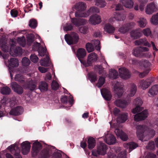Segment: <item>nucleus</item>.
<instances>
[{
    "mask_svg": "<svg viewBox=\"0 0 158 158\" xmlns=\"http://www.w3.org/2000/svg\"><path fill=\"white\" fill-rule=\"evenodd\" d=\"M143 101L140 98L138 97L133 101V104L135 107L132 109V112L133 114H136L134 117L135 121H139L145 119L148 117V112L147 110H145L142 112L143 108L141 107L143 104Z\"/></svg>",
    "mask_w": 158,
    "mask_h": 158,
    "instance_id": "1",
    "label": "nucleus"
},
{
    "mask_svg": "<svg viewBox=\"0 0 158 158\" xmlns=\"http://www.w3.org/2000/svg\"><path fill=\"white\" fill-rule=\"evenodd\" d=\"M64 39L69 45L77 44L79 40L78 35L76 33L72 32L70 34H66L64 36Z\"/></svg>",
    "mask_w": 158,
    "mask_h": 158,
    "instance_id": "2",
    "label": "nucleus"
},
{
    "mask_svg": "<svg viewBox=\"0 0 158 158\" xmlns=\"http://www.w3.org/2000/svg\"><path fill=\"white\" fill-rule=\"evenodd\" d=\"M8 149L9 150L12 154H13L16 158H22L20 154V150L15 145H11L9 146ZM6 158H13L12 156L10 154L7 153L6 155Z\"/></svg>",
    "mask_w": 158,
    "mask_h": 158,
    "instance_id": "3",
    "label": "nucleus"
},
{
    "mask_svg": "<svg viewBox=\"0 0 158 158\" xmlns=\"http://www.w3.org/2000/svg\"><path fill=\"white\" fill-rule=\"evenodd\" d=\"M107 148L105 144L101 143L98 146L97 150L93 151L92 152V155L96 157L98 156L99 155H104L106 153V150Z\"/></svg>",
    "mask_w": 158,
    "mask_h": 158,
    "instance_id": "4",
    "label": "nucleus"
},
{
    "mask_svg": "<svg viewBox=\"0 0 158 158\" xmlns=\"http://www.w3.org/2000/svg\"><path fill=\"white\" fill-rule=\"evenodd\" d=\"M99 12V10L97 7L95 6L91 7L85 13H80L78 14L77 13L76 14V17H87L89 15L91 14H94L98 13Z\"/></svg>",
    "mask_w": 158,
    "mask_h": 158,
    "instance_id": "5",
    "label": "nucleus"
},
{
    "mask_svg": "<svg viewBox=\"0 0 158 158\" xmlns=\"http://www.w3.org/2000/svg\"><path fill=\"white\" fill-rule=\"evenodd\" d=\"M51 147L47 146L39 153L38 158H49L51 153Z\"/></svg>",
    "mask_w": 158,
    "mask_h": 158,
    "instance_id": "6",
    "label": "nucleus"
},
{
    "mask_svg": "<svg viewBox=\"0 0 158 158\" xmlns=\"http://www.w3.org/2000/svg\"><path fill=\"white\" fill-rule=\"evenodd\" d=\"M98 56L95 53L92 52L88 56L87 62L84 61L83 64L85 67H88L92 65V63L96 61L97 60Z\"/></svg>",
    "mask_w": 158,
    "mask_h": 158,
    "instance_id": "7",
    "label": "nucleus"
},
{
    "mask_svg": "<svg viewBox=\"0 0 158 158\" xmlns=\"http://www.w3.org/2000/svg\"><path fill=\"white\" fill-rule=\"evenodd\" d=\"M145 70L142 73H140L139 76L140 78H142L147 76L150 70V63L147 60H145L142 63Z\"/></svg>",
    "mask_w": 158,
    "mask_h": 158,
    "instance_id": "8",
    "label": "nucleus"
},
{
    "mask_svg": "<svg viewBox=\"0 0 158 158\" xmlns=\"http://www.w3.org/2000/svg\"><path fill=\"white\" fill-rule=\"evenodd\" d=\"M158 9L157 3L154 2L147 5L145 9V12L146 14L150 15L156 11Z\"/></svg>",
    "mask_w": 158,
    "mask_h": 158,
    "instance_id": "9",
    "label": "nucleus"
},
{
    "mask_svg": "<svg viewBox=\"0 0 158 158\" xmlns=\"http://www.w3.org/2000/svg\"><path fill=\"white\" fill-rule=\"evenodd\" d=\"M42 147L41 143L38 141H35L33 143L31 152L32 157L36 156L39 151L41 149Z\"/></svg>",
    "mask_w": 158,
    "mask_h": 158,
    "instance_id": "10",
    "label": "nucleus"
},
{
    "mask_svg": "<svg viewBox=\"0 0 158 158\" xmlns=\"http://www.w3.org/2000/svg\"><path fill=\"white\" fill-rule=\"evenodd\" d=\"M74 7L75 9L77 11L75 13V16L76 13H77L78 14L80 13H85V12H84V11L86 10V6L84 2H78L75 4Z\"/></svg>",
    "mask_w": 158,
    "mask_h": 158,
    "instance_id": "11",
    "label": "nucleus"
},
{
    "mask_svg": "<svg viewBox=\"0 0 158 158\" xmlns=\"http://www.w3.org/2000/svg\"><path fill=\"white\" fill-rule=\"evenodd\" d=\"M114 90L116 94L120 98L124 92L123 84L121 82L117 81L114 85Z\"/></svg>",
    "mask_w": 158,
    "mask_h": 158,
    "instance_id": "12",
    "label": "nucleus"
},
{
    "mask_svg": "<svg viewBox=\"0 0 158 158\" xmlns=\"http://www.w3.org/2000/svg\"><path fill=\"white\" fill-rule=\"evenodd\" d=\"M15 44H12L10 45V54L14 56V55H21L22 53V49L20 47H16L14 49L13 48Z\"/></svg>",
    "mask_w": 158,
    "mask_h": 158,
    "instance_id": "13",
    "label": "nucleus"
},
{
    "mask_svg": "<svg viewBox=\"0 0 158 158\" xmlns=\"http://www.w3.org/2000/svg\"><path fill=\"white\" fill-rule=\"evenodd\" d=\"M154 78L152 77H149L146 80H141L139 82L140 85L143 89H147L153 81Z\"/></svg>",
    "mask_w": 158,
    "mask_h": 158,
    "instance_id": "14",
    "label": "nucleus"
},
{
    "mask_svg": "<svg viewBox=\"0 0 158 158\" xmlns=\"http://www.w3.org/2000/svg\"><path fill=\"white\" fill-rule=\"evenodd\" d=\"M31 147L30 143L28 141L23 142L21 144L22 153L24 155L27 154L30 151Z\"/></svg>",
    "mask_w": 158,
    "mask_h": 158,
    "instance_id": "15",
    "label": "nucleus"
},
{
    "mask_svg": "<svg viewBox=\"0 0 158 158\" xmlns=\"http://www.w3.org/2000/svg\"><path fill=\"white\" fill-rule=\"evenodd\" d=\"M135 25L133 22L127 23L120 27L119 29V31L122 34H124L127 32L132 27Z\"/></svg>",
    "mask_w": 158,
    "mask_h": 158,
    "instance_id": "16",
    "label": "nucleus"
},
{
    "mask_svg": "<svg viewBox=\"0 0 158 158\" xmlns=\"http://www.w3.org/2000/svg\"><path fill=\"white\" fill-rule=\"evenodd\" d=\"M119 72L121 77L123 79L129 78L131 77V73L129 70L125 68L119 69Z\"/></svg>",
    "mask_w": 158,
    "mask_h": 158,
    "instance_id": "17",
    "label": "nucleus"
},
{
    "mask_svg": "<svg viewBox=\"0 0 158 158\" xmlns=\"http://www.w3.org/2000/svg\"><path fill=\"white\" fill-rule=\"evenodd\" d=\"M137 135L139 139L141 140H143L144 136V133H146L145 128H144L143 125H139L137 127Z\"/></svg>",
    "mask_w": 158,
    "mask_h": 158,
    "instance_id": "18",
    "label": "nucleus"
},
{
    "mask_svg": "<svg viewBox=\"0 0 158 158\" xmlns=\"http://www.w3.org/2000/svg\"><path fill=\"white\" fill-rule=\"evenodd\" d=\"M11 88L13 90L19 95L22 94L23 92V88L16 82H12L11 83Z\"/></svg>",
    "mask_w": 158,
    "mask_h": 158,
    "instance_id": "19",
    "label": "nucleus"
},
{
    "mask_svg": "<svg viewBox=\"0 0 158 158\" xmlns=\"http://www.w3.org/2000/svg\"><path fill=\"white\" fill-rule=\"evenodd\" d=\"M23 112V109L21 106H17L12 109L9 112L10 115L18 116L20 115Z\"/></svg>",
    "mask_w": 158,
    "mask_h": 158,
    "instance_id": "20",
    "label": "nucleus"
},
{
    "mask_svg": "<svg viewBox=\"0 0 158 158\" xmlns=\"http://www.w3.org/2000/svg\"><path fill=\"white\" fill-rule=\"evenodd\" d=\"M86 52L85 49L82 48H79L77 51V57L81 62L83 64L84 61L82 59L83 58L86 56Z\"/></svg>",
    "mask_w": 158,
    "mask_h": 158,
    "instance_id": "21",
    "label": "nucleus"
},
{
    "mask_svg": "<svg viewBox=\"0 0 158 158\" xmlns=\"http://www.w3.org/2000/svg\"><path fill=\"white\" fill-rule=\"evenodd\" d=\"M70 18H71L70 17ZM71 22L72 23L76 26H79L81 25L85 24L86 23V21L85 19L82 18H71Z\"/></svg>",
    "mask_w": 158,
    "mask_h": 158,
    "instance_id": "22",
    "label": "nucleus"
},
{
    "mask_svg": "<svg viewBox=\"0 0 158 158\" xmlns=\"http://www.w3.org/2000/svg\"><path fill=\"white\" fill-rule=\"evenodd\" d=\"M90 23L94 25L99 23L101 21L100 16L96 14L91 16L89 20Z\"/></svg>",
    "mask_w": 158,
    "mask_h": 158,
    "instance_id": "23",
    "label": "nucleus"
},
{
    "mask_svg": "<svg viewBox=\"0 0 158 158\" xmlns=\"http://www.w3.org/2000/svg\"><path fill=\"white\" fill-rule=\"evenodd\" d=\"M115 132L117 136H119L120 138L123 141H126L128 139V136L126 133L123 131L116 129L115 131Z\"/></svg>",
    "mask_w": 158,
    "mask_h": 158,
    "instance_id": "24",
    "label": "nucleus"
},
{
    "mask_svg": "<svg viewBox=\"0 0 158 158\" xmlns=\"http://www.w3.org/2000/svg\"><path fill=\"white\" fill-rule=\"evenodd\" d=\"M135 44L138 45H143L148 47H151V45L148 41L145 38L140 39L135 41Z\"/></svg>",
    "mask_w": 158,
    "mask_h": 158,
    "instance_id": "25",
    "label": "nucleus"
},
{
    "mask_svg": "<svg viewBox=\"0 0 158 158\" xmlns=\"http://www.w3.org/2000/svg\"><path fill=\"white\" fill-rule=\"evenodd\" d=\"M37 84L36 81L31 80L27 83V88L30 91H33L36 88Z\"/></svg>",
    "mask_w": 158,
    "mask_h": 158,
    "instance_id": "26",
    "label": "nucleus"
},
{
    "mask_svg": "<svg viewBox=\"0 0 158 158\" xmlns=\"http://www.w3.org/2000/svg\"><path fill=\"white\" fill-rule=\"evenodd\" d=\"M105 138L106 143L109 145L113 144L115 143L116 138L112 135H107L106 136Z\"/></svg>",
    "mask_w": 158,
    "mask_h": 158,
    "instance_id": "27",
    "label": "nucleus"
},
{
    "mask_svg": "<svg viewBox=\"0 0 158 158\" xmlns=\"http://www.w3.org/2000/svg\"><path fill=\"white\" fill-rule=\"evenodd\" d=\"M148 95L149 96H154L158 94V85H153L148 91Z\"/></svg>",
    "mask_w": 158,
    "mask_h": 158,
    "instance_id": "28",
    "label": "nucleus"
},
{
    "mask_svg": "<svg viewBox=\"0 0 158 158\" xmlns=\"http://www.w3.org/2000/svg\"><path fill=\"white\" fill-rule=\"evenodd\" d=\"M141 50V48L139 47L135 48L132 52V54L136 57H143L144 56V52H143Z\"/></svg>",
    "mask_w": 158,
    "mask_h": 158,
    "instance_id": "29",
    "label": "nucleus"
},
{
    "mask_svg": "<svg viewBox=\"0 0 158 158\" xmlns=\"http://www.w3.org/2000/svg\"><path fill=\"white\" fill-rule=\"evenodd\" d=\"M114 104L118 107L123 108L127 105V102L124 100H117L114 102Z\"/></svg>",
    "mask_w": 158,
    "mask_h": 158,
    "instance_id": "30",
    "label": "nucleus"
},
{
    "mask_svg": "<svg viewBox=\"0 0 158 158\" xmlns=\"http://www.w3.org/2000/svg\"><path fill=\"white\" fill-rule=\"evenodd\" d=\"M120 2L126 8H131L133 6L134 3L131 0H120Z\"/></svg>",
    "mask_w": 158,
    "mask_h": 158,
    "instance_id": "31",
    "label": "nucleus"
},
{
    "mask_svg": "<svg viewBox=\"0 0 158 158\" xmlns=\"http://www.w3.org/2000/svg\"><path fill=\"white\" fill-rule=\"evenodd\" d=\"M102 95L104 99L107 101H110L111 99L112 95L108 89H105L104 92H101Z\"/></svg>",
    "mask_w": 158,
    "mask_h": 158,
    "instance_id": "32",
    "label": "nucleus"
},
{
    "mask_svg": "<svg viewBox=\"0 0 158 158\" xmlns=\"http://www.w3.org/2000/svg\"><path fill=\"white\" fill-rule=\"evenodd\" d=\"M40 62L41 66L45 67L49 66L51 64L48 55H46V58L41 59Z\"/></svg>",
    "mask_w": 158,
    "mask_h": 158,
    "instance_id": "33",
    "label": "nucleus"
},
{
    "mask_svg": "<svg viewBox=\"0 0 158 158\" xmlns=\"http://www.w3.org/2000/svg\"><path fill=\"white\" fill-rule=\"evenodd\" d=\"M9 65L11 67H17L18 66L19 64L18 60L15 58H11L10 60H8Z\"/></svg>",
    "mask_w": 158,
    "mask_h": 158,
    "instance_id": "34",
    "label": "nucleus"
},
{
    "mask_svg": "<svg viewBox=\"0 0 158 158\" xmlns=\"http://www.w3.org/2000/svg\"><path fill=\"white\" fill-rule=\"evenodd\" d=\"M38 88L41 92H43L48 90V84L44 81H41L39 84Z\"/></svg>",
    "mask_w": 158,
    "mask_h": 158,
    "instance_id": "35",
    "label": "nucleus"
},
{
    "mask_svg": "<svg viewBox=\"0 0 158 158\" xmlns=\"http://www.w3.org/2000/svg\"><path fill=\"white\" fill-rule=\"evenodd\" d=\"M105 30L107 33L110 34H112L114 33L115 29L109 23L106 24L104 26Z\"/></svg>",
    "mask_w": 158,
    "mask_h": 158,
    "instance_id": "36",
    "label": "nucleus"
},
{
    "mask_svg": "<svg viewBox=\"0 0 158 158\" xmlns=\"http://www.w3.org/2000/svg\"><path fill=\"white\" fill-rule=\"evenodd\" d=\"M124 146L126 148H129V152H130L138 147V145L133 142H131L127 143Z\"/></svg>",
    "mask_w": 158,
    "mask_h": 158,
    "instance_id": "37",
    "label": "nucleus"
},
{
    "mask_svg": "<svg viewBox=\"0 0 158 158\" xmlns=\"http://www.w3.org/2000/svg\"><path fill=\"white\" fill-rule=\"evenodd\" d=\"M118 73L117 71L114 69H111L109 71V77L113 79L117 78Z\"/></svg>",
    "mask_w": 158,
    "mask_h": 158,
    "instance_id": "38",
    "label": "nucleus"
},
{
    "mask_svg": "<svg viewBox=\"0 0 158 158\" xmlns=\"http://www.w3.org/2000/svg\"><path fill=\"white\" fill-rule=\"evenodd\" d=\"M94 69L95 71L98 72V73L100 75H103L104 73V69L102 67V64H100V65H95L94 66Z\"/></svg>",
    "mask_w": 158,
    "mask_h": 158,
    "instance_id": "39",
    "label": "nucleus"
},
{
    "mask_svg": "<svg viewBox=\"0 0 158 158\" xmlns=\"http://www.w3.org/2000/svg\"><path fill=\"white\" fill-rule=\"evenodd\" d=\"M88 148L90 149H93L96 145V140L93 137H89L88 139Z\"/></svg>",
    "mask_w": 158,
    "mask_h": 158,
    "instance_id": "40",
    "label": "nucleus"
},
{
    "mask_svg": "<svg viewBox=\"0 0 158 158\" xmlns=\"http://www.w3.org/2000/svg\"><path fill=\"white\" fill-rule=\"evenodd\" d=\"M89 79L92 83L95 82L97 79V74L93 72H90L88 73Z\"/></svg>",
    "mask_w": 158,
    "mask_h": 158,
    "instance_id": "41",
    "label": "nucleus"
},
{
    "mask_svg": "<svg viewBox=\"0 0 158 158\" xmlns=\"http://www.w3.org/2000/svg\"><path fill=\"white\" fill-rule=\"evenodd\" d=\"M127 113L122 114L118 117L117 120L120 123H124L127 119Z\"/></svg>",
    "mask_w": 158,
    "mask_h": 158,
    "instance_id": "42",
    "label": "nucleus"
},
{
    "mask_svg": "<svg viewBox=\"0 0 158 158\" xmlns=\"http://www.w3.org/2000/svg\"><path fill=\"white\" fill-rule=\"evenodd\" d=\"M141 33L137 30H133L131 32V35L132 37L135 39L139 38L141 35Z\"/></svg>",
    "mask_w": 158,
    "mask_h": 158,
    "instance_id": "43",
    "label": "nucleus"
},
{
    "mask_svg": "<svg viewBox=\"0 0 158 158\" xmlns=\"http://www.w3.org/2000/svg\"><path fill=\"white\" fill-rule=\"evenodd\" d=\"M131 89L129 96L130 97H132L135 94L137 91V86L134 84H131Z\"/></svg>",
    "mask_w": 158,
    "mask_h": 158,
    "instance_id": "44",
    "label": "nucleus"
},
{
    "mask_svg": "<svg viewBox=\"0 0 158 158\" xmlns=\"http://www.w3.org/2000/svg\"><path fill=\"white\" fill-rule=\"evenodd\" d=\"M115 19L118 21H123L125 19V16L123 13L117 12L114 15Z\"/></svg>",
    "mask_w": 158,
    "mask_h": 158,
    "instance_id": "45",
    "label": "nucleus"
},
{
    "mask_svg": "<svg viewBox=\"0 0 158 158\" xmlns=\"http://www.w3.org/2000/svg\"><path fill=\"white\" fill-rule=\"evenodd\" d=\"M35 36L32 34H29L27 37V44L29 46L31 45L34 41Z\"/></svg>",
    "mask_w": 158,
    "mask_h": 158,
    "instance_id": "46",
    "label": "nucleus"
},
{
    "mask_svg": "<svg viewBox=\"0 0 158 158\" xmlns=\"http://www.w3.org/2000/svg\"><path fill=\"white\" fill-rule=\"evenodd\" d=\"M10 88L7 86L2 87L1 89V93L3 95H8L10 93Z\"/></svg>",
    "mask_w": 158,
    "mask_h": 158,
    "instance_id": "47",
    "label": "nucleus"
},
{
    "mask_svg": "<svg viewBox=\"0 0 158 158\" xmlns=\"http://www.w3.org/2000/svg\"><path fill=\"white\" fill-rule=\"evenodd\" d=\"M95 5L100 7H104L106 5V2L104 0H95Z\"/></svg>",
    "mask_w": 158,
    "mask_h": 158,
    "instance_id": "48",
    "label": "nucleus"
},
{
    "mask_svg": "<svg viewBox=\"0 0 158 158\" xmlns=\"http://www.w3.org/2000/svg\"><path fill=\"white\" fill-rule=\"evenodd\" d=\"M0 45L1 46L2 50L4 52H6L8 51L9 47L7 46V44L0 41Z\"/></svg>",
    "mask_w": 158,
    "mask_h": 158,
    "instance_id": "49",
    "label": "nucleus"
},
{
    "mask_svg": "<svg viewBox=\"0 0 158 158\" xmlns=\"http://www.w3.org/2000/svg\"><path fill=\"white\" fill-rule=\"evenodd\" d=\"M140 3L139 8L140 10L142 11L144 10V6L147 3L148 0H138Z\"/></svg>",
    "mask_w": 158,
    "mask_h": 158,
    "instance_id": "50",
    "label": "nucleus"
},
{
    "mask_svg": "<svg viewBox=\"0 0 158 158\" xmlns=\"http://www.w3.org/2000/svg\"><path fill=\"white\" fill-rule=\"evenodd\" d=\"M138 22L139 26L141 27H144L147 24L146 20L143 18H140Z\"/></svg>",
    "mask_w": 158,
    "mask_h": 158,
    "instance_id": "51",
    "label": "nucleus"
},
{
    "mask_svg": "<svg viewBox=\"0 0 158 158\" xmlns=\"http://www.w3.org/2000/svg\"><path fill=\"white\" fill-rule=\"evenodd\" d=\"M37 24V22L36 20L34 19H32L30 20L29 25L31 28L35 29L36 27Z\"/></svg>",
    "mask_w": 158,
    "mask_h": 158,
    "instance_id": "52",
    "label": "nucleus"
},
{
    "mask_svg": "<svg viewBox=\"0 0 158 158\" xmlns=\"http://www.w3.org/2000/svg\"><path fill=\"white\" fill-rule=\"evenodd\" d=\"M151 22L153 24L156 25L158 24V16L156 14L152 16L151 19Z\"/></svg>",
    "mask_w": 158,
    "mask_h": 158,
    "instance_id": "53",
    "label": "nucleus"
},
{
    "mask_svg": "<svg viewBox=\"0 0 158 158\" xmlns=\"http://www.w3.org/2000/svg\"><path fill=\"white\" fill-rule=\"evenodd\" d=\"M105 81V79L104 77L102 76L100 77L97 83L98 87V88L101 87L104 84Z\"/></svg>",
    "mask_w": 158,
    "mask_h": 158,
    "instance_id": "54",
    "label": "nucleus"
},
{
    "mask_svg": "<svg viewBox=\"0 0 158 158\" xmlns=\"http://www.w3.org/2000/svg\"><path fill=\"white\" fill-rule=\"evenodd\" d=\"M17 41L20 45L23 47H25L26 45V41L24 37L18 38Z\"/></svg>",
    "mask_w": 158,
    "mask_h": 158,
    "instance_id": "55",
    "label": "nucleus"
},
{
    "mask_svg": "<svg viewBox=\"0 0 158 158\" xmlns=\"http://www.w3.org/2000/svg\"><path fill=\"white\" fill-rule=\"evenodd\" d=\"M86 49L88 52H93L94 50V48L93 44L90 43H87L85 45Z\"/></svg>",
    "mask_w": 158,
    "mask_h": 158,
    "instance_id": "56",
    "label": "nucleus"
},
{
    "mask_svg": "<svg viewBox=\"0 0 158 158\" xmlns=\"http://www.w3.org/2000/svg\"><path fill=\"white\" fill-rule=\"evenodd\" d=\"M22 63L23 66H27L30 64V61L28 58L24 57L22 59Z\"/></svg>",
    "mask_w": 158,
    "mask_h": 158,
    "instance_id": "57",
    "label": "nucleus"
},
{
    "mask_svg": "<svg viewBox=\"0 0 158 158\" xmlns=\"http://www.w3.org/2000/svg\"><path fill=\"white\" fill-rule=\"evenodd\" d=\"M40 47V43L36 42L34 43L33 45L32 46V49L34 51H37L38 52Z\"/></svg>",
    "mask_w": 158,
    "mask_h": 158,
    "instance_id": "58",
    "label": "nucleus"
},
{
    "mask_svg": "<svg viewBox=\"0 0 158 158\" xmlns=\"http://www.w3.org/2000/svg\"><path fill=\"white\" fill-rule=\"evenodd\" d=\"M23 79V76L19 74L16 75L14 78L15 81H18L20 82H22L24 81Z\"/></svg>",
    "mask_w": 158,
    "mask_h": 158,
    "instance_id": "59",
    "label": "nucleus"
},
{
    "mask_svg": "<svg viewBox=\"0 0 158 158\" xmlns=\"http://www.w3.org/2000/svg\"><path fill=\"white\" fill-rule=\"evenodd\" d=\"M47 49H45L43 47H40L38 51L39 55L41 56H44L46 52Z\"/></svg>",
    "mask_w": 158,
    "mask_h": 158,
    "instance_id": "60",
    "label": "nucleus"
},
{
    "mask_svg": "<svg viewBox=\"0 0 158 158\" xmlns=\"http://www.w3.org/2000/svg\"><path fill=\"white\" fill-rule=\"evenodd\" d=\"M88 30V28L87 26H83L79 28L80 32L83 34H86Z\"/></svg>",
    "mask_w": 158,
    "mask_h": 158,
    "instance_id": "61",
    "label": "nucleus"
},
{
    "mask_svg": "<svg viewBox=\"0 0 158 158\" xmlns=\"http://www.w3.org/2000/svg\"><path fill=\"white\" fill-rule=\"evenodd\" d=\"M93 42L94 44L95 47L96 49L98 51L100 50V41L98 40H94Z\"/></svg>",
    "mask_w": 158,
    "mask_h": 158,
    "instance_id": "62",
    "label": "nucleus"
},
{
    "mask_svg": "<svg viewBox=\"0 0 158 158\" xmlns=\"http://www.w3.org/2000/svg\"><path fill=\"white\" fill-rule=\"evenodd\" d=\"M59 85L56 81L53 80L51 84V87L53 90H56L59 87Z\"/></svg>",
    "mask_w": 158,
    "mask_h": 158,
    "instance_id": "63",
    "label": "nucleus"
},
{
    "mask_svg": "<svg viewBox=\"0 0 158 158\" xmlns=\"http://www.w3.org/2000/svg\"><path fill=\"white\" fill-rule=\"evenodd\" d=\"M146 148L147 149L151 150H153L155 148V144L154 141L149 142L148 145L146 146Z\"/></svg>",
    "mask_w": 158,
    "mask_h": 158,
    "instance_id": "64",
    "label": "nucleus"
}]
</instances>
